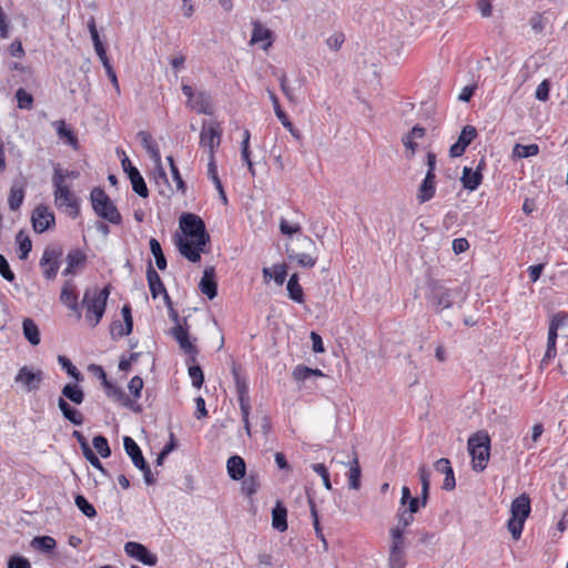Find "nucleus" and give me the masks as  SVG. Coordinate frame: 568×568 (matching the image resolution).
Returning a JSON list of instances; mask_svg holds the SVG:
<instances>
[{"label": "nucleus", "instance_id": "16", "mask_svg": "<svg viewBox=\"0 0 568 568\" xmlns=\"http://www.w3.org/2000/svg\"><path fill=\"white\" fill-rule=\"evenodd\" d=\"M146 278H148V284H149L152 297L156 298L161 293H163L165 301L170 302V296L165 290V286L162 283L161 277L158 274V272L153 268L151 262H149V264H148Z\"/></svg>", "mask_w": 568, "mask_h": 568}, {"label": "nucleus", "instance_id": "60", "mask_svg": "<svg viewBox=\"0 0 568 568\" xmlns=\"http://www.w3.org/2000/svg\"><path fill=\"white\" fill-rule=\"evenodd\" d=\"M312 469L322 477L325 488L331 490L332 484H331L329 474H328L326 466L324 464H320V463L313 464Z\"/></svg>", "mask_w": 568, "mask_h": 568}, {"label": "nucleus", "instance_id": "62", "mask_svg": "<svg viewBox=\"0 0 568 568\" xmlns=\"http://www.w3.org/2000/svg\"><path fill=\"white\" fill-rule=\"evenodd\" d=\"M0 274L8 282H13L16 278L14 273L11 271L8 260L0 254Z\"/></svg>", "mask_w": 568, "mask_h": 568}, {"label": "nucleus", "instance_id": "19", "mask_svg": "<svg viewBox=\"0 0 568 568\" xmlns=\"http://www.w3.org/2000/svg\"><path fill=\"white\" fill-rule=\"evenodd\" d=\"M104 387V390H105V394L122 403V405L129 407L130 409H132L133 412L135 413H140L141 412V406L140 405H135L133 400H131L124 393L123 390L118 387V386H114L112 383L110 382H105V386Z\"/></svg>", "mask_w": 568, "mask_h": 568}, {"label": "nucleus", "instance_id": "33", "mask_svg": "<svg viewBox=\"0 0 568 568\" xmlns=\"http://www.w3.org/2000/svg\"><path fill=\"white\" fill-rule=\"evenodd\" d=\"M353 455H354V457L351 462L349 471H348V486H349V488L357 490L361 487L362 470H361L357 453L355 450L353 452Z\"/></svg>", "mask_w": 568, "mask_h": 568}, {"label": "nucleus", "instance_id": "41", "mask_svg": "<svg viewBox=\"0 0 568 568\" xmlns=\"http://www.w3.org/2000/svg\"><path fill=\"white\" fill-rule=\"evenodd\" d=\"M307 500H308V505H310L311 516L313 518V526L315 529L316 537L323 542L324 548L327 549V541L324 537L323 530L320 525L316 504H315L313 497L308 493H307Z\"/></svg>", "mask_w": 568, "mask_h": 568}, {"label": "nucleus", "instance_id": "3", "mask_svg": "<svg viewBox=\"0 0 568 568\" xmlns=\"http://www.w3.org/2000/svg\"><path fill=\"white\" fill-rule=\"evenodd\" d=\"M467 446L471 456L473 470L481 473L489 460L490 437L486 432H477L468 438Z\"/></svg>", "mask_w": 568, "mask_h": 568}, {"label": "nucleus", "instance_id": "38", "mask_svg": "<svg viewBox=\"0 0 568 568\" xmlns=\"http://www.w3.org/2000/svg\"><path fill=\"white\" fill-rule=\"evenodd\" d=\"M287 292L291 300H293L296 303H303L304 302V292L302 286L298 283V276L297 274L291 275V277L287 281Z\"/></svg>", "mask_w": 568, "mask_h": 568}, {"label": "nucleus", "instance_id": "53", "mask_svg": "<svg viewBox=\"0 0 568 568\" xmlns=\"http://www.w3.org/2000/svg\"><path fill=\"white\" fill-rule=\"evenodd\" d=\"M568 324V313L560 311L555 313L549 320V328L559 331L560 328L567 326Z\"/></svg>", "mask_w": 568, "mask_h": 568}, {"label": "nucleus", "instance_id": "61", "mask_svg": "<svg viewBox=\"0 0 568 568\" xmlns=\"http://www.w3.org/2000/svg\"><path fill=\"white\" fill-rule=\"evenodd\" d=\"M7 567H8V568H31V564H30V561H29L26 557H23V556H20V555H12V556L8 559Z\"/></svg>", "mask_w": 568, "mask_h": 568}, {"label": "nucleus", "instance_id": "11", "mask_svg": "<svg viewBox=\"0 0 568 568\" xmlns=\"http://www.w3.org/2000/svg\"><path fill=\"white\" fill-rule=\"evenodd\" d=\"M124 550L128 556L135 558L144 565L154 566L158 562V557L140 542L128 541L124 545Z\"/></svg>", "mask_w": 568, "mask_h": 568}, {"label": "nucleus", "instance_id": "52", "mask_svg": "<svg viewBox=\"0 0 568 568\" xmlns=\"http://www.w3.org/2000/svg\"><path fill=\"white\" fill-rule=\"evenodd\" d=\"M131 333H132V331H129L128 324H124L119 320L113 321L110 325V334L113 339H118L123 336H128Z\"/></svg>", "mask_w": 568, "mask_h": 568}, {"label": "nucleus", "instance_id": "8", "mask_svg": "<svg viewBox=\"0 0 568 568\" xmlns=\"http://www.w3.org/2000/svg\"><path fill=\"white\" fill-rule=\"evenodd\" d=\"M405 531H400L399 528H390L389 537V554H388V567L389 568H405L406 566V539Z\"/></svg>", "mask_w": 568, "mask_h": 568}, {"label": "nucleus", "instance_id": "36", "mask_svg": "<svg viewBox=\"0 0 568 568\" xmlns=\"http://www.w3.org/2000/svg\"><path fill=\"white\" fill-rule=\"evenodd\" d=\"M190 106L199 113L210 114L211 113V100L210 97L204 92H199L189 102Z\"/></svg>", "mask_w": 568, "mask_h": 568}, {"label": "nucleus", "instance_id": "64", "mask_svg": "<svg viewBox=\"0 0 568 568\" xmlns=\"http://www.w3.org/2000/svg\"><path fill=\"white\" fill-rule=\"evenodd\" d=\"M129 390L135 397L139 398L141 396V392L143 388V379L140 376H134L129 382Z\"/></svg>", "mask_w": 568, "mask_h": 568}, {"label": "nucleus", "instance_id": "58", "mask_svg": "<svg viewBox=\"0 0 568 568\" xmlns=\"http://www.w3.org/2000/svg\"><path fill=\"white\" fill-rule=\"evenodd\" d=\"M280 230L282 234L293 236L294 234L301 232V226L297 223H291L284 217H282L280 220Z\"/></svg>", "mask_w": 568, "mask_h": 568}, {"label": "nucleus", "instance_id": "50", "mask_svg": "<svg viewBox=\"0 0 568 568\" xmlns=\"http://www.w3.org/2000/svg\"><path fill=\"white\" fill-rule=\"evenodd\" d=\"M58 362L60 363V365L62 366L63 369H65L67 374L70 375L71 377H73L75 381L80 382L83 379V375L80 373V371L71 363V361L63 356V355H60L58 357Z\"/></svg>", "mask_w": 568, "mask_h": 568}, {"label": "nucleus", "instance_id": "15", "mask_svg": "<svg viewBox=\"0 0 568 568\" xmlns=\"http://www.w3.org/2000/svg\"><path fill=\"white\" fill-rule=\"evenodd\" d=\"M60 301L69 310L75 312L79 318L81 317L80 306L78 303V294L71 281H67L62 286Z\"/></svg>", "mask_w": 568, "mask_h": 568}, {"label": "nucleus", "instance_id": "63", "mask_svg": "<svg viewBox=\"0 0 568 568\" xmlns=\"http://www.w3.org/2000/svg\"><path fill=\"white\" fill-rule=\"evenodd\" d=\"M278 81H280V84H281V90L284 93V95L286 97V99L290 102H295L296 100H295V95H294L293 89L288 85L287 78H286V74L284 72H282L278 75Z\"/></svg>", "mask_w": 568, "mask_h": 568}, {"label": "nucleus", "instance_id": "46", "mask_svg": "<svg viewBox=\"0 0 568 568\" xmlns=\"http://www.w3.org/2000/svg\"><path fill=\"white\" fill-rule=\"evenodd\" d=\"M241 416H242V423L245 429V433L248 437L252 436L251 432V423H250V414H251V398L248 399H240L239 400Z\"/></svg>", "mask_w": 568, "mask_h": 568}, {"label": "nucleus", "instance_id": "24", "mask_svg": "<svg viewBox=\"0 0 568 568\" xmlns=\"http://www.w3.org/2000/svg\"><path fill=\"white\" fill-rule=\"evenodd\" d=\"M123 445L125 453L130 456L133 465L138 467H145L146 460L143 457L142 450L133 438L125 436L123 438Z\"/></svg>", "mask_w": 568, "mask_h": 568}, {"label": "nucleus", "instance_id": "56", "mask_svg": "<svg viewBox=\"0 0 568 568\" xmlns=\"http://www.w3.org/2000/svg\"><path fill=\"white\" fill-rule=\"evenodd\" d=\"M542 433H544V425L541 423L535 424L531 429L530 442H528V438H524L525 447L527 449L534 448L535 445L537 444V442L540 439Z\"/></svg>", "mask_w": 568, "mask_h": 568}, {"label": "nucleus", "instance_id": "42", "mask_svg": "<svg viewBox=\"0 0 568 568\" xmlns=\"http://www.w3.org/2000/svg\"><path fill=\"white\" fill-rule=\"evenodd\" d=\"M24 190L23 186L13 184L10 189L8 205L11 211H17L23 203Z\"/></svg>", "mask_w": 568, "mask_h": 568}, {"label": "nucleus", "instance_id": "13", "mask_svg": "<svg viewBox=\"0 0 568 568\" xmlns=\"http://www.w3.org/2000/svg\"><path fill=\"white\" fill-rule=\"evenodd\" d=\"M31 220L33 230L37 233H43L54 224L53 213L44 205H39L34 209Z\"/></svg>", "mask_w": 568, "mask_h": 568}, {"label": "nucleus", "instance_id": "12", "mask_svg": "<svg viewBox=\"0 0 568 568\" xmlns=\"http://www.w3.org/2000/svg\"><path fill=\"white\" fill-rule=\"evenodd\" d=\"M61 253L62 251H44L40 260L43 276L49 281L54 280L58 274Z\"/></svg>", "mask_w": 568, "mask_h": 568}, {"label": "nucleus", "instance_id": "17", "mask_svg": "<svg viewBox=\"0 0 568 568\" xmlns=\"http://www.w3.org/2000/svg\"><path fill=\"white\" fill-rule=\"evenodd\" d=\"M199 288L210 300H213L217 295L214 267H206L204 270L203 276L199 283Z\"/></svg>", "mask_w": 568, "mask_h": 568}, {"label": "nucleus", "instance_id": "30", "mask_svg": "<svg viewBox=\"0 0 568 568\" xmlns=\"http://www.w3.org/2000/svg\"><path fill=\"white\" fill-rule=\"evenodd\" d=\"M154 182L159 189V193L163 196L170 197L173 193V189L171 187L166 172L163 169L162 163L155 165V171L153 174Z\"/></svg>", "mask_w": 568, "mask_h": 568}, {"label": "nucleus", "instance_id": "37", "mask_svg": "<svg viewBox=\"0 0 568 568\" xmlns=\"http://www.w3.org/2000/svg\"><path fill=\"white\" fill-rule=\"evenodd\" d=\"M23 335L31 345L40 343V332L38 325L31 318H24L22 323Z\"/></svg>", "mask_w": 568, "mask_h": 568}, {"label": "nucleus", "instance_id": "27", "mask_svg": "<svg viewBox=\"0 0 568 568\" xmlns=\"http://www.w3.org/2000/svg\"><path fill=\"white\" fill-rule=\"evenodd\" d=\"M464 189L473 192L478 189L483 181V173L474 171L471 168L465 166L460 178Z\"/></svg>", "mask_w": 568, "mask_h": 568}, {"label": "nucleus", "instance_id": "47", "mask_svg": "<svg viewBox=\"0 0 568 568\" xmlns=\"http://www.w3.org/2000/svg\"><path fill=\"white\" fill-rule=\"evenodd\" d=\"M293 376L296 381H306L312 376H324V374L318 368H310L304 365H298L294 368Z\"/></svg>", "mask_w": 568, "mask_h": 568}, {"label": "nucleus", "instance_id": "18", "mask_svg": "<svg viewBox=\"0 0 568 568\" xmlns=\"http://www.w3.org/2000/svg\"><path fill=\"white\" fill-rule=\"evenodd\" d=\"M172 335L179 343L180 347L190 355L197 353L196 347L192 344L189 337V328L182 324H178L172 328Z\"/></svg>", "mask_w": 568, "mask_h": 568}, {"label": "nucleus", "instance_id": "55", "mask_svg": "<svg viewBox=\"0 0 568 568\" xmlns=\"http://www.w3.org/2000/svg\"><path fill=\"white\" fill-rule=\"evenodd\" d=\"M189 375L192 381V385L195 388H201L204 383V374L202 368L199 365H191L189 367Z\"/></svg>", "mask_w": 568, "mask_h": 568}, {"label": "nucleus", "instance_id": "25", "mask_svg": "<svg viewBox=\"0 0 568 568\" xmlns=\"http://www.w3.org/2000/svg\"><path fill=\"white\" fill-rule=\"evenodd\" d=\"M227 474L233 480H241L246 474V465L241 456L234 455L227 459Z\"/></svg>", "mask_w": 568, "mask_h": 568}, {"label": "nucleus", "instance_id": "48", "mask_svg": "<svg viewBox=\"0 0 568 568\" xmlns=\"http://www.w3.org/2000/svg\"><path fill=\"white\" fill-rule=\"evenodd\" d=\"M397 525L393 528H399L400 531H405L414 523V514L400 507L396 514Z\"/></svg>", "mask_w": 568, "mask_h": 568}, {"label": "nucleus", "instance_id": "35", "mask_svg": "<svg viewBox=\"0 0 568 568\" xmlns=\"http://www.w3.org/2000/svg\"><path fill=\"white\" fill-rule=\"evenodd\" d=\"M242 486L241 490L246 496L251 497L254 494L257 493L260 489L261 483H260V476L255 471H251L246 477L242 478Z\"/></svg>", "mask_w": 568, "mask_h": 568}, {"label": "nucleus", "instance_id": "4", "mask_svg": "<svg viewBox=\"0 0 568 568\" xmlns=\"http://www.w3.org/2000/svg\"><path fill=\"white\" fill-rule=\"evenodd\" d=\"M459 294L458 288H448L438 280L429 278L427 282L426 298L434 305L437 313L450 308Z\"/></svg>", "mask_w": 568, "mask_h": 568}, {"label": "nucleus", "instance_id": "43", "mask_svg": "<svg viewBox=\"0 0 568 568\" xmlns=\"http://www.w3.org/2000/svg\"><path fill=\"white\" fill-rule=\"evenodd\" d=\"M62 395L72 403L80 405L84 400V393L78 385L67 384L62 388Z\"/></svg>", "mask_w": 568, "mask_h": 568}, {"label": "nucleus", "instance_id": "9", "mask_svg": "<svg viewBox=\"0 0 568 568\" xmlns=\"http://www.w3.org/2000/svg\"><path fill=\"white\" fill-rule=\"evenodd\" d=\"M222 129L216 121H204L200 134L201 146L207 149L209 160L215 159L214 152L221 143Z\"/></svg>", "mask_w": 568, "mask_h": 568}, {"label": "nucleus", "instance_id": "23", "mask_svg": "<svg viewBox=\"0 0 568 568\" xmlns=\"http://www.w3.org/2000/svg\"><path fill=\"white\" fill-rule=\"evenodd\" d=\"M272 527L280 532L287 529V509L281 500L272 509Z\"/></svg>", "mask_w": 568, "mask_h": 568}, {"label": "nucleus", "instance_id": "44", "mask_svg": "<svg viewBox=\"0 0 568 568\" xmlns=\"http://www.w3.org/2000/svg\"><path fill=\"white\" fill-rule=\"evenodd\" d=\"M128 178L130 179L133 191L139 196H141V197L149 196V190H148L146 183H145L143 176L141 175L140 171L133 172V174Z\"/></svg>", "mask_w": 568, "mask_h": 568}, {"label": "nucleus", "instance_id": "32", "mask_svg": "<svg viewBox=\"0 0 568 568\" xmlns=\"http://www.w3.org/2000/svg\"><path fill=\"white\" fill-rule=\"evenodd\" d=\"M30 546L34 550L51 554L57 547V541L51 536H37L31 540Z\"/></svg>", "mask_w": 568, "mask_h": 568}, {"label": "nucleus", "instance_id": "28", "mask_svg": "<svg viewBox=\"0 0 568 568\" xmlns=\"http://www.w3.org/2000/svg\"><path fill=\"white\" fill-rule=\"evenodd\" d=\"M263 276L264 280L267 282L271 278L274 280V282L277 285H283L286 276H287V266L285 263L274 264L272 267H264L263 268Z\"/></svg>", "mask_w": 568, "mask_h": 568}, {"label": "nucleus", "instance_id": "39", "mask_svg": "<svg viewBox=\"0 0 568 568\" xmlns=\"http://www.w3.org/2000/svg\"><path fill=\"white\" fill-rule=\"evenodd\" d=\"M270 100L272 101L274 112L276 118L281 121L282 125L287 129L288 131H292V122L290 121L287 114L282 110L278 98L272 90H267Z\"/></svg>", "mask_w": 568, "mask_h": 568}, {"label": "nucleus", "instance_id": "57", "mask_svg": "<svg viewBox=\"0 0 568 568\" xmlns=\"http://www.w3.org/2000/svg\"><path fill=\"white\" fill-rule=\"evenodd\" d=\"M290 257L296 261L303 267H313L317 260V257L312 256L306 252L297 253L295 255H291Z\"/></svg>", "mask_w": 568, "mask_h": 568}, {"label": "nucleus", "instance_id": "45", "mask_svg": "<svg viewBox=\"0 0 568 568\" xmlns=\"http://www.w3.org/2000/svg\"><path fill=\"white\" fill-rule=\"evenodd\" d=\"M538 152H539V146L535 143L528 144V145L517 143L514 146L513 156L518 158V159H525V158H530V156L537 155Z\"/></svg>", "mask_w": 568, "mask_h": 568}, {"label": "nucleus", "instance_id": "7", "mask_svg": "<svg viewBox=\"0 0 568 568\" xmlns=\"http://www.w3.org/2000/svg\"><path fill=\"white\" fill-rule=\"evenodd\" d=\"M90 200L98 216L112 224H120L122 222V216L119 210L103 189L94 187L91 191Z\"/></svg>", "mask_w": 568, "mask_h": 568}, {"label": "nucleus", "instance_id": "31", "mask_svg": "<svg viewBox=\"0 0 568 568\" xmlns=\"http://www.w3.org/2000/svg\"><path fill=\"white\" fill-rule=\"evenodd\" d=\"M58 406L63 417L71 422L73 425L80 426L83 424V415L78 409L71 407L64 398H59Z\"/></svg>", "mask_w": 568, "mask_h": 568}, {"label": "nucleus", "instance_id": "10", "mask_svg": "<svg viewBox=\"0 0 568 568\" xmlns=\"http://www.w3.org/2000/svg\"><path fill=\"white\" fill-rule=\"evenodd\" d=\"M43 381V373L41 369H33L29 366H22L14 377V382L21 384L26 392H33L39 389Z\"/></svg>", "mask_w": 568, "mask_h": 568}, {"label": "nucleus", "instance_id": "49", "mask_svg": "<svg viewBox=\"0 0 568 568\" xmlns=\"http://www.w3.org/2000/svg\"><path fill=\"white\" fill-rule=\"evenodd\" d=\"M77 507L82 511V514L89 518H93L97 515L94 506L88 501V499L82 495H77L74 498Z\"/></svg>", "mask_w": 568, "mask_h": 568}, {"label": "nucleus", "instance_id": "22", "mask_svg": "<svg viewBox=\"0 0 568 568\" xmlns=\"http://www.w3.org/2000/svg\"><path fill=\"white\" fill-rule=\"evenodd\" d=\"M435 468L437 471L445 474L443 489L447 491L453 490L456 486V480L450 462L447 458H440L435 463Z\"/></svg>", "mask_w": 568, "mask_h": 568}, {"label": "nucleus", "instance_id": "6", "mask_svg": "<svg viewBox=\"0 0 568 568\" xmlns=\"http://www.w3.org/2000/svg\"><path fill=\"white\" fill-rule=\"evenodd\" d=\"M511 517L507 523L508 530L514 539H519L524 529L525 521L530 514V498L521 494L511 501Z\"/></svg>", "mask_w": 568, "mask_h": 568}, {"label": "nucleus", "instance_id": "14", "mask_svg": "<svg viewBox=\"0 0 568 568\" xmlns=\"http://www.w3.org/2000/svg\"><path fill=\"white\" fill-rule=\"evenodd\" d=\"M477 136V131L471 125H466L463 128L457 141L450 146L449 155L452 158H458L463 155L466 148L473 142V140Z\"/></svg>", "mask_w": 568, "mask_h": 568}, {"label": "nucleus", "instance_id": "34", "mask_svg": "<svg viewBox=\"0 0 568 568\" xmlns=\"http://www.w3.org/2000/svg\"><path fill=\"white\" fill-rule=\"evenodd\" d=\"M207 175L212 180L215 189L217 190L220 199L222 200V202L224 204H226L227 197H226L225 191L223 189L222 182L217 175V166L215 163V159H210V161L207 163Z\"/></svg>", "mask_w": 568, "mask_h": 568}, {"label": "nucleus", "instance_id": "54", "mask_svg": "<svg viewBox=\"0 0 568 568\" xmlns=\"http://www.w3.org/2000/svg\"><path fill=\"white\" fill-rule=\"evenodd\" d=\"M16 98L20 109L29 110L32 108L33 98L24 89H18L16 92Z\"/></svg>", "mask_w": 568, "mask_h": 568}, {"label": "nucleus", "instance_id": "40", "mask_svg": "<svg viewBox=\"0 0 568 568\" xmlns=\"http://www.w3.org/2000/svg\"><path fill=\"white\" fill-rule=\"evenodd\" d=\"M57 133L60 139H63L64 142L71 145L73 149L78 148V138L75 136L72 129L68 128L64 121L60 120L55 122Z\"/></svg>", "mask_w": 568, "mask_h": 568}, {"label": "nucleus", "instance_id": "26", "mask_svg": "<svg viewBox=\"0 0 568 568\" xmlns=\"http://www.w3.org/2000/svg\"><path fill=\"white\" fill-rule=\"evenodd\" d=\"M232 376L235 383V392L237 395V400L240 399H248L250 398V388L248 383L245 376L241 374L240 367L236 365L232 366Z\"/></svg>", "mask_w": 568, "mask_h": 568}, {"label": "nucleus", "instance_id": "20", "mask_svg": "<svg viewBox=\"0 0 568 568\" xmlns=\"http://www.w3.org/2000/svg\"><path fill=\"white\" fill-rule=\"evenodd\" d=\"M67 262L68 265L63 271V275L75 274L78 271L84 268L87 255L84 254V251H69Z\"/></svg>", "mask_w": 568, "mask_h": 568}, {"label": "nucleus", "instance_id": "59", "mask_svg": "<svg viewBox=\"0 0 568 568\" xmlns=\"http://www.w3.org/2000/svg\"><path fill=\"white\" fill-rule=\"evenodd\" d=\"M84 458L98 470H100L103 475H106V470L103 467L100 459L97 457V455L93 453L91 448H87L82 452Z\"/></svg>", "mask_w": 568, "mask_h": 568}, {"label": "nucleus", "instance_id": "29", "mask_svg": "<svg viewBox=\"0 0 568 568\" xmlns=\"http://www.w3.org/2000/svg\"><path fill=\"white\" fill-rule=\"evenodd\" d=\"M435 173H426L425 179L419 185L417 199L420 203L427 202L435 195Z\"/></svg>", "mask_w": 568, "mask_h": 568}, {"label": "nucleus", "instance_id": "2", "mask_svg": "<svg viewBox=\"0 0 568 568\" xmlns=\"http://www.w3.org/2000/svg\"><path fill=\"white\" fill-rule=\"evenodd\" d=\"M110 295V286L102 290H87L83 295L82 305L87 308V321L94 327L97 326L105 312L106 301Z\"/></svg>", "mask_w": 568, "mask_h": 568}, {"label": "nucleus", "instance_id": "21", "mask_svg": "<svg viewBox=\"0 0 568 568\" xmlns=\"http://www.w3.org/2000/svg\"><path fill=\"white\" fill-rule=\"evenodd\" d=\"M271 37L272 32L270 29L263 27L258 21L253 22L251 44L262 43V49L267 50L272 44Z\"/></svg>", "mask_w": 568, "mask_h": 568}, {"label": "nucleus", "instance_id": "51", "mask_svg": "<svg viewBox=\"0 0 568 568\" xmlns=\"http://www.w3.org/2000/svg\"><path fill=\"white\" fill-rule=\"evenodd\" d=\"M93 446L101 457L108 458L111 455V448L109 446L108 439L102 435H97L93 437Z\"/></svg>", "mask_w": 568, "mask_h": 568}, {"label": "nucleus", "instance_id": "1", "mask_svg": "<svg viewBox=\"0 0 568 568\" xmlns=\"http://www.w3.org/2000/svg\"><path fill=\"white\" fill-rule=\"evenodd\" d=\"M175 237L176 248H203L210 242L204 221L193 213L180 216Z\"/></svg>", "mask_w": 568, "mask_h": 568}, {"label": "nucleus", "instance_id": "5", "mask_svg": "<svg viewBox=\"0 0 568 568\" xmlns=\"http://www.w3.org/2000/svg\"><path fill=\"white\" fill-rule=\"evenodd\" d=\"M52 184L55 206L68 215L75 217L79 214V200L71 191L70 185L63 183L60 173L52 176Z\"/></svg>", "mask_w": 568, "mask_h": 568}]
</instances>
